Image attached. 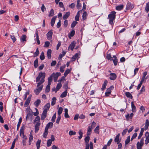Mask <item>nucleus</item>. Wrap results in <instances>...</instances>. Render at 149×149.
Wrapping results in <instances>:
<instances>
[{"label": "nucleus", "instance_id": "nucleus-26", "mask_svg": "<svg viewBox=\"0 0 149 149\" xmlns=\"http://www.w3.org/2000/svg\"><path fill=\"white\" fill-rule=\"evenodd\" d=\"M41 102L40 100L39 99L37 100L36 102L34 103V105L36 107H38L40 104Z\"/></svg>", "mask_w": 149, "mask_h": 149}, {"label": "nucleus", "instance_id": "nucleus-28", "mask_svg": "<svg viewBox=\"0 0 149 149\" xmlns=\"http://www.w3.org/2000/svg\"><path fill=\"white\" fill-rule=\"evenodd\" d=\"M123 7V5H119L116 7V10H121Z\"/></svg>", "mask_w": 149, "mask_h": 149}, {"label": "nucleus", "instance_id": "nucleus-5", "mask_svg": "<svg viewBox=\"0 0 149 149\" xmlns=\"http://www.w3.org/2000/svg\"><path fill=\"white\" fill-rule=\"evenodd\" d=\"M52 74H54L53 75V77H54L55 81H56L58 77L60 76L61 75V74L59 72H56L55 74L54 73H52Z\"/></svg>", "mask_w": 149, "mask_h": 149}, {"label": "nucleus", "instance_id": "nucleus-11", "mask_svg": "<svg viewBox=\"0 0 149 149\" xmlns=\"http://www.w3.org/2000/svg\"><path fill=\"white\" fill-rule=\"evenodd\" d=\"M134 8V6L130 3L128 2L127 4L126 9H132Z\"/></svg>", "mask_w": 149, "mask_h": 149}, {"label": "nucleus", "instance_id": "nucleus-3", "mask_svg": "<svg viewBox=\"0 0 149 149\" xmlns=\"http://www.w3.org/2000/svg\"><path fill=\"white\" fill-rule=\"evenodd\" d=\"M76 43L74 41H72L69 46L68 48V50H71L72 51H73L75 45Z\"/></svg>", "mask_w": 149, "mask_h": 149}, {"label": "nucleus", "instance_id": "nucleus-57", "mask_svg": "<svg viewBox=\"0 0 149 149\" xmlns=\"http://www.w3.org/2000/svg\"><path fill=\"white\" fill-rule=\"evenodd\" d=\"M36 41L37 43L39 45L40 44V42L39 39V36L38 34H37V37H36Z\"/></svg>", "mask_w": 149, "mask_h": 149}, {"label": "nucleus", "instance_id": "nucleus-22", "mask_svg": "<svg viewBox=\"0 0 149 149\" xmlns=\"http://www.w3.org/2000/svg\"><path fill=\"white\" fill-rule=\"evenodd\" d=\"M70 12H67L63 16V19H65L67 18L70 15Z\"/></svg>", "mask_w": 149, "mask_h": 149}, {"label": "nucleus", "instance_id": "nucleus-19", "mask_svg": "<svg viewBox=\"0 0 149 149\" xmlns=\"http://www.w3.org/2000/svg\"><path fill=\"white\" fill-rule=\"evenodd\" d=\"M114 88L113 86H111L109 88H108L105 93H111V90Z\"/></svg>", "mask_w": 149, "mask_h": 149}, {"label": "nucleus", "instance_id": "nucleus-10", "mask_svg": "<svg viewBox=\"0 0 149 149\" xmlns=\"http://www.w3.org/2000/svg\"><path fill=\"white\" fill-rule=\"evenodd\" d=\"M109 79L111 80H114L116 78L117 76L115 73H111L110 75Z\"/></svg>", "mask_w": 149, "mask_h": 149}, {"label": "nucleus", "instance_id": "nucleus-32", "mask_svg": "<svg viewBox=\"0 0 149 149\" xmlns=\"http://www.w3.org/2000/svg\"><path fill=\"white\" fill-rule=\"evenodd\" d=\"M87 15V13L85 11L84 12L82 15V18L83 20H86V16Z\"/></svg>", "mask_w": 149, "mask_h": 149}, {"label": "nucleus", "instance_id": "nucleus-54", "mask_svg": "<svg viewBox=\"0 0 149 149\" xmlns=\"http://www.w3.org/2000/svg\"><path fill=\"white\" fill-rule=\"evenodd\" d=\"M76 134V132H75L71 130L69 132V134L70 135H75Z\"/></svg>", "mask_w": 149, "mask_h": 149}, {"label": "nucleus", "instance_id": "nucleus-52", "mask_svg": "<svg viewBox=\"0 0 149 149\" xmlns=\"http://www.w3.org/2000/svg\"><path fill=\"white\" fill-rule=\"evenodd\" d=\"M90 140V137L89 136H87L85 139V142L86 143L88 144V143Z\"/></svg>", "mask_w": 149, "mask_h": 149}, {"label": "nucleus", "instance_id": "nucleus-25", "mask_svg": "<svg viewBox=\"0 0 149 149\" xmlns=\"http://www.w3.org/2000/svg\"><path fill=\"white\" fill-rule=\"evenodd\" d=\"M65 118H69L70 116L68 114V110L67 109H65Z\"/></svg>", "mask_w": 149, "mask_h": 149}, {"label": "nucleus", "instance_id": "nucleus-4", "mask_svg": "<svg viewBox=\"0 0 149 149\" xmlns=\"http://www.w3.org/2000/svg\"><path fill=\"white\" fill-rule=\"evenodd\" d=\"M47 109H45L41 116V120H44L46 117Z\"/></svg>", "mask_w": 149, "mask_h": 149}, {"label": "nucleus", "instance_id": "nucleus-49", "mask_svg": "<svg viewBox=\"0 0 149 149\" xmlns=\"http://www.w3.org/2000/svg\"><path fill=\"white\" fill-rule=\"evenodd\" d=\"M52 140L51 139L48 140L47 142V146L48 147L50 146L52 143Z\"/></svg>", "mask_w": 149, "mask_h": 149}, {"label": "nucleus", "instance_id": "nucleus-9", "mask_svg": "<svg viewBox=\"0 0 149 149\" xmlns=\"http://www.w3.org/2000/svg\"><path fill=\"white\" fill-rule=\"evenodd\" d=\"M134 113H131L130 114L129 113L127 114V115L125 116L126 120L128 121L129 120V118L130 119H132Z\"/></svg>", "mask_w": 149, "mask_h": 149}, {"label": "nucleus", "instance_id": "nucleus-14", "mask_svg": "<svg viewBox=\"0 0 149 149\" xmlns=\"http://www.w3.org/2000/svg\"><path fill=\"white\" fill-rule=\"evenodd\" d=\"M54 74H52L48 78V85H50L51 84L52 79L53 78V75Z\"/></svg>", "mask_w": 149, "mask_h": 149}, {"label": "nucleus", "instance_id": "nucleus-7", "mask_svg": "<svg viewBox=\"0 0 149 149\" xmlns=\"http://www.w3.org/2000/svg\"><path fill=\"white\" fill-rule=\"evenodd\" d=\"M53 32L52 31H50L47 34V38L49 40H51L52 38Z\"/></svg>", "mask_w": 149, "mask_h": 149}, {"label": "nucleus", "instance_id": "nucleus-47", "mask_svg": "<svg viewBox=\"0 0 149 149\" xmlns=\"http://www.w3.org/2000/svg\"><path fill=\"white\" fill-rule=\"evenodd\" d=\"M130 141V136H128L127 139L126 140L125 143V145L127 144Z\"/></svg>", "mask_w": 149, "mask_h": 149}, {"label": "nucleus", "instance_id": "nucleus-8", "mask_svg": "<svg viewBox=\"0 0 149 149\" xmlns=\"http://www.w3.org/2000/svg\"><path fill=\"white\" fill-rule=\"evenodd\" d=\"M134 113H131L130 114L129 113L127 114V115L125 116L126 120L128 121L129 120V118L130 119H132Z\"/></svg>", "mask_w": 149, "mask_h": 149}, {"label": "nucleus", "instance_id": "nucleus-51", "mask_svg": "<svg viewBox=\"0 0 149 149\" xmlns=\"http://www.w3.org/2000/svg\"><path fill=\"white\" fill-rule=\"evenodd\" d=\"M56 117V113H55L54 115L53 116L52 119V121L53 122H54L55 121V119Z\"/></svg>", "mask_w": 149, "mask_h": 149}, {"label": "nucleus", "instance_id": "nucleus-31", "mask_svg": "<svg viewBox=\"0 0 149 149\" xmlns=\"http://www.w3.org/2000/svg\"><path fill=\"white\" fill-rule=\"evenodd\" d=\"M26 36L25 35H22L21 38H20V40L21 41L23 42L24 41H26Z\"/></svg>", "mask_w": 149, "mask_h": 149}, {"label": "nucleus", "instance_id": "nucleus-38", "mask_svg": "<svg viewBox=\"0 0 149 149\" xmlns=\"http://www.w3.org/2000/svg\"><path fill=\"white\" fill-rule=\"evenodd\" d=\"M41 143V140L39 139L38 140V141L36 142V146L37 148H39L40 147V144Z\"/></svg>", "mask_w": 149, "mask_h": 149}, {"label": "nucleus", "instance_id": "nucleus-21", "mask_svg": "<svg viewBox=\"0 0 149 149\" xmlns=\"http://www.w3.org/2000/svg\"><path fill=\"white\" fill-rule=\"evenodd\" d=\"M108 83V81L107 80H105L104 81L103 84L102 85V90H104L106 88V86L107 85Z\"/></svg>", "mask_w": 149, "mask_h": 149}, {"label": "nucleus", "instance_id": "nucleus-48", "mask_svg": "<svg viewBox=\"0 0 149 149\" xmlns=\"http://www.w3.org/2000/svg\"><path fill=\"white\" fill-rule=\"evenodd\" d=\"M50 86L49 85H47V86L46 89H45V91L46 92L48 93L50 90Z\"/></svg>", "mask_w": 149, "mask_h": 149}, {"label": "nucleus", "instance_id": "nucleus-46", "mask_svg": "<svg viewBox=\"0 0 149 149\" xmlns=\"http://www.w3.org/2000/svg\"><path fill=\"white\" fill-rule=\"evenodd\" d=\"M50 44V42L49 41H46L45 43L44 47H49Z\"/></svg>", "mask_w": 149, "mask_h": 149}, {"label": "nucleus", "instance_id": "nucleus-39", "mask_svg": "<svg viewBox=\"0 0 149 149\" xmlns=\"http://www.w3.org/2000/svg\"><path fill=\"white\" fill-rule=\"evenodd\" d=\"M24 126L23 125L21 128L20 131V135L22 136V133L24 132Z\"/></svg>", "mask_w": 149, "mask_h": 149}, {"label": "nucleus", "instance_id": "nucleus-13", "mask_svg": "<svg viewBox=\"0 0 149 149\" xmlns=\"http://www.w3.org/2000/svg\"><path fill=\"white\" fill-rule=\"evenodd\" d=\"M113 59H112L115 65H117L118 63V59L117 57L115 56H113Z\"/></svg>", "mask_w": 149, "mask_h": 149}, {"label": "nucleus", "instance_id": "nucleus-64", "mask_svg": "<svg viewBox=\"0 0 149 149\" xmlns=\"http://www.w3.org/2000/svg\"><path fill=\"white\" fill-rule=\"evenodd\" d=\"M149 143V137H146L145 141V143L147 144Z\"/></svg>", "mask_w": 149, "mask_h": 149}, {"label": "nucleus", "instance_id": "nucleus-27", "mask_svg": "<svg viewBox=\"0 0 149 149\" xmlns=\"http://www.w3.org/2000/svg\"><path fill=\"white\" fill-rule=\"evenodd\" d=\"M78 133L79 134V136H78V139H80L83 136V133L81 130H79Z\"/></svg>", "mask_w": 149, "mask_h": 149}, {"label": "nucleus", "instance_id": "nucleus-29", "mask_svg": "<svg viewBox=\"0 0 149 149\" xmlns=\"http://www.w3.org/2000/svg\"><path fill=\"white\" fill-rule=\"evenodd\" d=\"M65 65H63L60 67V71L61 72L63 73L64 71V69L65 67Z\"/></svg>", "mask_w": 149, "mask_h": 149}, {"label": "nucleus", "instance_id": "nucleus-63", "mask_svg": "<svg viewBox=\"0 0 149 149\" xmlns=\"http://www.w3.org/2000/svg\"><path fill=\"white\" fill-rule=\"evenodd\" d=\"M56 63V61H53L51 63V65L52 66H55Z\"/></svg>", "mask_w": 149, "mask_h": 149}, {"label": "nucleus", "instance_id": "nucleus-35", "mask_svg": "<svg viewBox=\"0 0 149 149\" xmlns=\"http://www.w3.org/2000/svg\"><path fill=\"white\" fill-rule=\"evenodd\" d=\"M145 10L147 13L149 11V2L146 3L145 8Z\"/></svg>", "mask_w": 149, "mask_h": 149}, {"label": "nucleus", "instance_id": "nucleus-30", "mask_svg": "<svg viewBox=\"0 0 149 149\" xmlns=\"http://www.w3.org/2000/svg\"><path fill=\"white\" fill-rule=\"evenodd\" d=\"M143 145L140 143L139 142H138L136 144L137 148L138 149H141Z\"/></svg>", "mask_w": 149, "mask_h": 149}, {"label": "nucleus", "instance_id": "nucleus-55", "mask_svg": "<svg viewBox=\"0 0 149 149\" xmlns=\"http://www.w3.org/2000/svg\"><path fill=\"white\" fill-rule=\"evenodd\" d=\"M137 136V134L136 133H134L132 136L131 139V141H132Z\"/></svg>", "mask_w": 149, "mask_h": 149}, {"label": "nucleus", "instance_id": "nucleus-23", "mask_svg": "<svg viewBox=\"0 0 149 149\" xmlns=\"http://www.w3.org/2000/svg\"><path fill=\"white\" fill-rule=\"evenodd\" d=\"M131 107L132 108V111L133 112H135L136 111V107L135 106L133 102H131Z\"/></svg>", "mask_w": 149, "mask_h": 149}, {"label": "nucleus", "instance_id": "nucleus-53", "mask_svg": "<svg viewBox=\"0 0 149 149\" xmlns=\"http://www.w3.org/2000/svg\"><path fill=\"white\" fill-rule=\"evenodd\" d=\"M10 38L13 40V42H14L16 40V38L14 36H11Z\"/></svg>", "mask_w": 149, "mask_h": 149}, {"label": "nucleus", "instance_id": "nucleus-17", "mask_svg": "<svg viewBox=\"0 0 149 149\" xmlns=\"http://www.w3.org/2000/svg\"><path fill=\"white\" fill-rule=\"evenodd\" d=\"M53 124L52 122H49L48 123L46 126L45 128L48 130L49 128H52L53 126Z\"/></svg>", "mask_w": 149, "mask_h": 149}, {"label": "nucleus", "instance_id": "nucleus-18", "mask_svg": "<svg viewBox=\"0 0 149 149\" xmlns=\"http://www.w3.org/2000/svg\"><path fill=\"white\" fill-rule=\"evenodd\" d=\"M52 53V50L49 49H48L47 52V55L48 59H50L51 57V54Z\"/></svg>", "mask_w": 149, "mask_h": 149}, {"label": "nucleus", "instance_id": "nucleus-50", "mask_svg": "<svg viewBox=\"0 0 149 149\" xmlns=\"http://www.w3.org/2000/svg\"><path fill=\"white\" fill-rule=\"evenodd\" d=\"M80 0H78L77 1V8L79 9V7L81 6V5L80 3Z\"/></svg>", "mask_w": 149, "mask_h": 149}, {"label": "nucleus", "instance_id": "nucleus-61", "mask_svg": "<svg viewBox=\"0 0 149 149\" xmlns=\"http://www.w3.org/2000/svg\"><path fill=\"white\" fill-rule=\"evenodd\" d=\"M41 9L42 11L43 12H44V11L46 10V8L45 7L44 4H42V6L41 7Z\"/></svg>", "mask_w": 149, "mask_h": 149}, {"label": "nucleus", "instance_id": "nucleus-45", "mask_svg": "<svg viewBox=\"0 0 149 149\" xmlns=\"http://www.w3.org/2000/svg\"><path fill=\"white\" fill-rule=\"evenodd\" d=\"M99 129V125L97 126L96 128H95L94 130V132L95 133L98 134H99V131L98 130Z\"/></svg>", "mask_w": 149, "mask_h": 149}, {"label": "nucleus", "instance_id": "nucleus-62", "mask_svg": "<svg viewBox=\"0 0 149 149\" xmlns=\"http://www.w3.org/2000/svg\"><path fill=\"white\" fill-rule=\"evenodd\" d=\"M15 139L14 140L13 142V143H12V146H11V147L10 149H13V148L14 147V146H15Z\"/></svg>", "mask_w": 149, "mask_h": 149}, {"label": "nucleus", "instance_id": "nucleus-59", "mask_svg": "<svg viewBox=\"0 0 149 149\" xmlns=\"http://www.w3.org/2000/svg\"><path fill=\"white\" fill-rule=\"evenodd\" d=\"M61 119V116H58L56 120V123L57 124H59V121Z\"/></svg>", "mask_w": 149, "mask_h": 149}, {"label": "nucleus", "instance_id": "nucleus-34", "mask_svg": "<svg viewBox=\"0 0 149 149\" xmlns=\"http://www.w3.org/2000/svg\"><path fill=\"white\" fill-rule=\"evenodd\" d=\"M71 70L69 69H67L65 71L64 73V75L65 77H66L67 75L70 72Z\"/></svg>", "mask_w": 149, "mask_h": 149}, {"label": "nucleus", "instance_id": "nucleus-24", "mask_svg": "<svg viewBox=\"0 0 149 149\" xmlns=\"http://www.w3.org/2000/svg\"><path fill=\"white\" fill-rule=\"evenodd\" d=\"M79 56L78 53H76L73 56L71 59L72 61H74Z\"/></svg>", "mask_w": 149, "mask_h": 149}, {"label": "nucleus", "instance_id": "nucleus-40", "mask_svg": "<svg viewBox=\"0 0 149 149\" xmlns=\"http://www.w3.org/2000/svg\"><path fill=\"white\" fill-rule=\"evenodd\" d=\"M40 120V117L39 116H37L35 118L34 121V123H35L36 122H37L39 123Z\"/></svg>", "mask_w": 149, "mask_h": 149}, {"label": "nucleus", "instance_id": "nucleus-58", "mask_svg": "<svg viewBox=\"0 0 149 149\" xmlns=\"http://www.w3.org/2000/svg\"><path fill=\"white\" fill-rule=\"evenodd\" d=\"M107 58L108 60H112V57L111 56L110 54H107Z\"/></svg>", "mask_w": 149, "mask_h": 149}, {"label": "nucleus", "instance_id": "nucleus-56", "mask_svg": "<svg viewBox=\"0 0 149 149\" xmlns=\"http://www.w3.org/2000/svg\"><path fill=\"white\" fill-rule=\"evenodd\" d=\"M38 54H39L38 48H37L36 49V52L35 53V54H34L35 56L34 57L37 56L38 55Z\"/></svg>", "mask_w": 149, "mask_h": 149}, {"label": "nucleus", "instance_id": "nucleus-12", "mask_svg": "<svg viewBox=\"0 0 149 149\" xmlns=\"http://www.w3.org/2000/svg\"><path fill=\"white\" fill-rule=\"evenodd\" d=\"M40 125V123L37 122L35 126V132H37L39 130V126Z\"/></svg>", "mask_w": 149, "mask_h": 149}, {"label": "nucleus", "instance_id": "nucleus-33", "mask_svg": "<svg viewBox=\"0 0 149 149\" xmlns=\"http://www.w3.org/2000/svg\"><path fill=\"white\" fill-rule=\"evenodd\" d=\"M56 98L55 97H54L52 99V101L51 103V105L52 106L54 105L56 103Z\"/></svg>", "mask_w": 149, "mask_h": 149}, {"label": "nucleus", "instance_id": "nucleus-37", "mask_svg": "<svg viewBox=\"0 0 149 149\" xmlns=\"http://www.w3.org/2000/svg\"><path fill=\"white\" fill-rule=\"evenodd\" d=\"M62 84L61 83H58L56 86V91H58L61 87Z\"/></svg>", "mask_w": 149, "mask_h": 149}, {"label": "nucleus", "instance_id": "nucleus-16", "mask_svg": "<svg viewBox=\"0 0 149 149\" xmlns=\"http://www.w3.org/2000/svg\"><path fill=\"white\" fill-rule=\"evenodd\" d=\"M56 18V16L54 17L51 19V24L52 26H53L55 23V21Z\"/></svg>", "mask_w": 149, "mask_h": 149}, {"label": "nucleus", "instance_id": "nucleus-36", "mask_svg": "<svg viewBox=\"0 0 149 149\" xmlns=\"http://www.w3.org/2000/svg\"><path fill=\"white\" fill-rule=\"evenodd\" d=\"M54 15V11L53 9H52L49 12V17L53 16Z\"/></svg>", "mask_w": 149, "mask_h": 149}, {"label": "nucleus", "instance_id": "nucleus-41", "mask_svg": "<svg viewBox=\"0 0 149 149\" xmlns=\"http://www.w3.org/2000/svg\"><path fill=\"white\" fill-rule=\"evenodd\" d=\"M63 110V109L62 107H60L59 108L58 112V116H61L60 115L62 113Z\"/></svg>", "mask_w": 149, "mask_h": 149}, {"label": "nucleus", "instance_id": "nucleus-20", "mask_svg": "<svg viewBox=\"0 0 149 149\" xmlns=\"http://www.w3.org/2000/svg\"><path fill=\"white\" fill-rule=\"evenodd\" d=\"M48 129L45 128V132L43 134V136L44 138H46L48 134Z\"/></svg>", "mask_w": 149, "mask_h": 149}, {"label": "nucleus", "instance_id": "nucleus-42", "mask_svg": "<svg viewBox=\"0 0 149 149\" xmlns=\"http://www.w3.org/2000/svg\"><path fill=\"white\" fill-rule=\"evenodd\" d=\"M38 59H36L34 61V67L35 68H37L38 67Z\"/></svg>", "mask_w": 149, "mask_h": 149}, {"label": "nucleus", "instance_id": "nucleus-15", "mask_svg": "<svg viewBox=\"0 0 149 149\" xmlns=\"http://www.w3.org/2000/svg\"><path fill=\"white\" fill-rule=\"evenodd\" d=\"M120 134H118L116 136L115 139L114 141L116 143H119L120 141V140H119V136Z\"/></svg>", "mask_w": 149, "mask_h": 149}, {"label": "nucleus", "instance_id": "nucleus-43", "mask_svg": "<svg viewBox=\"0 0 149 149\" xmlns=\"http://www.w3.org/2000/svg\"><path fill=\"white\" fill-rule=\"evenodd\" d=\"M77 23V22L76 21H74L71 24V27L72 28H73L74 27L75 25Z\"/></svg>", "mask_w": 149, "mask_h": 149}, {"label": "nucleus", "instance_id": "nucleus-44", "mask_svg": "<svg viewBox=\"0 0 149 149\" xmlns=\"http://www.w3.org/2000/svg\"><path fill=\"white\" fill-rule=\"evenodd\" d=\"M40 58L41 60H43L45 59L44 54L43 52H42L40 55Z\"/></svg>", "mask_w": 149, "mask_h": 149}, {"label": "nucleus", "instance_id": "nucleus-6", "mask_svg": "<svg viewBox=\"0 0 149 149\" xmlns=\"http://www.w3.org/2000/svg\"><path fill=\"white\" fill-rule=\"evenodd\" d=\"M31 95H30L27 98V100H26L24 104V106L25 107H26L28 106L29 103H30Z\"/></svg>", "mask_w": 149, "mask_h": 149}, {"label": "nucleus", "instance_id": "nucleus-2", "mask_svg": "<svg viewBox=\"0 0 149 149\" xmlns=\"http://www.w3.org/2000/svg\"><path fill=\"white\" fill-rule=\"evenodd\" d=\"M116 12L114 11H112L111 13L108 15V17L109 19V23L112 24L113 23V21L116 18Z\"/></svg>", "mask_w": 149, "mask_h": 149}, {"label": "nucleus", "instance_id": "nucleus-60", "mask_svg": "<svg viewBox=\"0 0 149 149\" xmlns=\"http://www.w3.org/2000/svg\"><path fill=\"white\" fill-rule=\"evenodd\" d=\"M50 103H47L45 107V109H49L50 107Z\"/></svg>", "mask_w": 149, "mask_h": 149}, {"label": "nucleus", "instance_id": "nucleus-1", "mask_svg": "<svg viewBox=\"0 0 149 149\" xmlns=\"http://www.w3.org/2000/svg\"><path fill=\"white\" fill-rule=\"evenodd\" d=\"M45 72H41L38 75L37 77L36 81L37 82L39 81L37 84V88L34 90L35 93H39L42 90L43 85H41L45 81Z\"/></svg>", "mask_w": 149, "mask_h": 149}]
</instances>
